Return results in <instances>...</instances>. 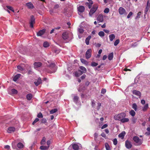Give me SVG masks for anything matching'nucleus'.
Masks as SVG:
<instances>
[{
    "mask_svg": "<svg viewBox=\"0 0 150 150\" xmlns=\"http://www.w3.org/2000/svg\"><path fill=\"white\" fill-rule=\"evenodd\" d=\"M126 113L125 112H121L115 115L114 117L115 120L120 121L122 123L128 122L129 121L128 118H125Z\"/></svg>",
    "mask_w": 150,
    "mask_h": 150,
    "instance_id": "1",
    "label": "nucleus"
},
{
    "mask_svg": "<svg viewBox=\"0 0 150 150\" xmlns=\"http://www.w3.org/2000/svg\"><path fill=\"white\" fill-rule=\"evenodd\" d=\"M62 37L64 40L68 42L73 38V35L71 33L66 31L63 33Z\"/></svg>",
    "mask_w": 150,
    "mask_h": 150,
    "instance_id": "2",
    "label": "nucleus"
},
{
    "mask_svg": "<svg viewBox=\"0 0 150 150\" xmlns=\"http://www.w3.org/2000/svg\"><path fill=\"white\" fill-rule=\"evenodd\" d=\"M133 140L134 142V144L135 146H139L142 144L143 142V139H140L137 136H134L133 138Z\"/></svg>",
    "mask_w": 150,
    "mask_h": 150,
    "instance_id": "3",
    "label": "nucleus"
},
{
    "mask_svg": "<svg viewBox=\"0 0 150 150\" xmlns=\"http://www.w3.org/2000/svg\"><path fill=\"white\" fill-rule=\"evenodd\" d=\"M98 6L97 5H94L93 8L91 9L89 13V15L91 16L96 11L98 8Z\"/></svg>",
    "mask_w": 150,
    "mask_h": 150,
    "instance_id": "4",
    "label": "nucleus"
},
{
    "mask_svg": "<svg viewBox=\"0 0 150 150\" xmlns=\"http://www.w3.org/2000/svg\"><path fill=\"white\" fill-rule=\"evenodd\" d=\"M118 11L119 14L121 15H126L127 14L125 9L122 7H120Z\"/></svg>",
    "mask_w": 150,
    "mask_h": 150,
    "instance_id": "5",
    "label": "nucleus"
},
{
    "mask_svg": "<svg viewBox=\"0 0 150 150\" xmlns=\"http://www.w3.org/2000/svg\"><path fill=\"white\" fill-rule=\"evenodd\" d=\"M103 15L102 14L99 15L97 18L98 23L102 22L103 21Z\"/></svg>",
    "mask_w": 150,
    "mask_h": 150,
    "instance_id": "6",
    "label": "nucleus"
},
{
    "mask_svg": "<svg viewBox=\"0 0 150 150\" xmlns=\"http://www.w3.org/2000/svg\"><path fill=\"white\" fill-rule=\"evenodd\" d=\"M125 146L127 148L130 149L132 147V145L130 141L127 140L125 142Z\"/></svg>",
    "mask_w": 150,
    "mask_h": 150,
    "instance_id": "7",
    "label": "nucleus"
},
{
    "mask_svg": "<svg viewBox=\"0 0 150 150\" xmlns=\"http://www.w3.org/2000/svg\"><path fill=\"white\" fill-rule=\"evenodd\" d=\"M91 49L87 50L86 53V57L87 59L90 58L91 55Z\"/></svg>",
    "mask_w": 150,
    "mask_h": 150,
    "instance_id": "8",
    "label": "nucleus"
},
{
    "mask_svg": "<svg viewBox=\"0 0 150 150\" xmlns=\"http://www.w3.org/2000/svg\"><path fill=\"white\" fill-rule=\"evenodd\" d=\"M79 68L81 70H79L78 72H80V74H82L83 73H85L86 72L87 70L85 67L83 66H80Z\"/></svg>",
    "mask_w": 150,
    "mask_h": 150,
    "instance_id": "9",
    "label": "nucleus"
},
{
    "mask_svg": "<svg viewBox=\"0 0 150 150\" xmlns=\"http://www.w3.org/2000/svg\"><path fill=\"white\" fill-rule=\"evenodd\" d=\"M35 23V18L33 16H31L30 22V26L31 28L33 27V24Z\"/></svg>",
    "mask_w": 150,
    "mask_h": 150,
    "instance_id": "10",
    "label": "nucleus"
},
{
    "mask_svg": "<svg viewBox=\"0 0 150 150\" xmlns=\"http://www.w3.org/2000/svg\"><path fill=\"white\" fill-rule=\"evenodd\" d=\"M42 83V80L40 78H39L37 79H35L34 82V83L36 86H38Z\"/></svg>",
    "mask_w": 150,
    "mask_h": 150,
    "instance_id": "11",
    "label": "nucleus"
},
{
    "mask_svg": "<svg viewBox=\"0 0 150 150\" xmlns=\"http://www.w3.org/2000/svg\"><path fill=\"white\" fill-rule=\"evenodd\" d=\"M77 9L79 12L82 13L84 11L85 8L84 6H80L78 7Z\"/></svg>",
    "mask_w": 150,
    "mask_h": 150,
    "instance_id": "12",
    "label": "nucleus"
},
{
    "mask_svg": "<svg viewBox=\"0 0 150 150\" xmlns=\"http://www.w3.org/2000/svg\"><path fill=\"white\" fill-rule=\"evenodd\" d=\"M45 31L46 30L45 29H44L42 30H40L37 33V35L38 36H41L45 33Z\"/></svg>",
    "mask_w": 150,
    "mask_h": 150,
    "instance_id": "13",
    "label": "nucleus"
},
{
    "mask_svg": "<svg viewBox=\"0 0 150 150\" xmlns=\"http://www.w3.org/2000/svg\"><path fill=\"white\" fill-rule=\"evenodd\" d=\"M15 130V128L13 127H11L8 128L7 132L8 133H12Z\"/></svg>",
    "mask_w": 150,
    "mask_h": 150,
    "instance_id": "14",
    "label": "nucleus"
},
{
    "mask_svg": "<svg viewBox=\"0 0 150 150\" xmlns=\"http://www.w3.org/2000/svg\"><path fill=\"white\" fill-rule=\"evenodd\" d=\"M78 35L79 38L80 39L81 38V36H80V34L83 33L84 32V30L82 28H78Z\"/></svg>",
    "mask_w": 150,
    "mask_h": 150,
    "instance_id": "15",
    "label": "nucleus"
},
{
    "mask_svg": "<svg viewBox=\"0 0 150 150\" xmlns=\"http://www.w3.org/2000/svg\"><path fill=\"white\" fill-rule=\"evenodd\" d=\"M88 2H86V5L88 6V8H90L91 7L92 5L93 4V1L91 0H88Z\"/></svg>",
    "mask_w": 150,
    "mask_h": 150,
    "instance_id": "16",
    "label": "nucleus"
},
{
    "mask_svg": "<svg viewBox=\"0 0 150 150\" xmlns=\"http://www.w3.org/2000/svg\"><path fill=\"white\" fill-rule=\"evenodd\" d=\"M26 6L29 8H34L33 4L30 2L26 3Z\"/></svg>",
    "mask_w": 150,
    "mask_h": 150,
    "instance_id": "17",
    "label": "nucleus"
},
{
    "mask_svg": "<svg viewBox=\"0 0 150 150\" xmlns=\"http://www.w3.org/2000/svg\"><path fill=\"white\" fill-rule=\"evenodd\" d=\"M149 1H148L147 3V4L146 6V8L145 9V11H144V13L145 14H146L147 13V12H148L149 7Z\"/></svg>",
    "mask_w": 150,
    "mask_h": 150,
    "instance_id": "18",
    "label": "nucleus"
},
{
    "mask_svg": "<svg viewBox=\"0 0 150 150\" xmlns=\"http://www.w3.org/2000/svg\"><path fill=\"white\" fill-rule=\"evenodd\" d=\"M132 93L133 94L140 97L141 95V93L138 91L135 90H133L132 91Z\"/></svg>",
    "mask_w": 150,
    "mask_h": 150,
    "instance_id": "19",
    "label": "nucleus"
},
{
    "mask_svg": "<svg viewBox=\"0 0 150 150\" xmlns=\"http://www.w3.org/2000/svg\"><path fill=\"white\" fill-rule=\"evenodd\" d=\"M34 67L35 68L40 67L42 65V63L40 62H35L34 64Z\"/></svg>",
    "mask_w": 150,
    "mask_h": 150,
    "instance_id": "20",
    "label": "nucleus"
},
{
    "mask_svg": "<svg viewBox=\"0 0 150 150\" xmlns=\"http://www.w3.org/2000/svg\"><path fill=\"white\" fill-rule=\"evenodd\" d=\"M79 147V144H72L73 148L74 150H78Z\"/></svg>",
    "mask_w": 150,
    "mask_h": 150,
    "instance_id": "21",
    "label": "nucleus"
},
{
    "mask_svg": "<svg viewBox=\"0 0 150 150\" xmlns=\"http://www.w3.org/2000/svg\"><path fill=\"white\" fill-rule=\"evenodd\" d=\"M149 108V105L148 103L145 104L142 107V110L143 111L145 112Z\"/></svg>",
    "mask_w": 150,
    "mask_h": 150,
    "instance_id": "22",
    "label": "nucleus"
},
{
    "mask_svg": "<svg viewBox=\"0 0 150 150\" xmlns=\"http://www.w3.org/2000/svg\"><path fill=\"white\" fill-rule=\"evenodd\" d=\"M109 38L110 41H112L115 38V35L113 34H110L109 36Z\"/></svg>",
    "mask_w": 150,
    "mask_h": 150,
    "instance_id": "23",
    "label": "nucleus"
},
{
    "mask_svg": "<svg viewBox=\"0 0 150 150\" xmlns=\"http://www.w3.org/2000/svg\"><path fill=\"white\" fill-rule=\"evenodd\" d=\"M79 97L76 96H74L73 98L74 102L77 105L79 104Z\"/></svg>",
    "mask_w": 150,
    "mask_h": 150,
    "instance_id": "24",
    "label": "nucleus"
},
{
    "mask_svg": "<svg viewBox=\"0 0 150 150\" xmlns=\"http://www.w3.org/2000/svg\"><path fill=\"white\" fill-rule=\"evenodd\" d=\"M21 74H18L16 75L13 77V80L14 81H16L20 77Z\"/></svg>",
    "mask_w": 150,
    "mask_h": 150,
    "instance_id": "25",
    "label": "nucleus"
},
{
    "mask_svg": "<svg viewBox=\"0 0 150 150\" xmlns=\"http://www.w3.org/2000/svg\"><path fill=\"white\" fill-rule=\"evenodd\" d=\"M91 38V36L89 35L86 38L85 40V42L87 45H88L89 44V41Z\"/></svg>",
    "mask_w": 150,
    "mask_h": 150,
    "instance_id": "26",
    "label": "nucleus"
},
{
    "mask_svg": "<svg viewBox=\"0 0 150 150\" xmlns=\"http://www.w3.org/2000/svg\"><path fill=\"white\" fill-rule=\"evenodd\" d=\"M125 134V131H123L119 134L118 137H119L121 138L122 139L124 137Z\"/></svg>",
    "mask_w": 150,
    "mask_h": 150,
    "instance_id": "27",
    "label": "nucleus"
},
{
    "mask_svg": "<svg viewBox=\"0 0 150 150\" xmlns=\"http://www.w3.org/2000/svg\"><path fill=\"white\" fill-rule=\"evenodd\" d=\"M132 107L135 111H137V106L136 103H133L132 105Z\"/></svg>",
    "mask_w": 150,
    "mask_h": 150,
    "instance_id": "28",
    "label": "nucleus"
},
{
    "mask_svg": "<svg viewBox=\"0 0 150 150\" xmlns=\"http://www.w3.org/2000/svg\"><path fill=\"white\" fill-rule=\"evenodd\" d=\"M11 93H10L9 91H8V93L9 94H16L17 93V91L15 89H13L11 90Z\"/></svg>",
    "mask_w": 150,
    "mask_h": 150,
    "instance_id": "29",
    "label": "nucleus"
},
{
    "mask_svg": "<svg viewBox=\"0 0 150 150\" xmlns=\"http://www.w3.org/2000/svg\"><path fill=\"white\" fill-rule=\"evenodd\" d=\"M113 56V52L109 54L108 56V58L110 60H111L112 59Z\"/></svg>",
    "mask_w": 150,
    "mask_h": 150,
    "instance_id": "30",
    "label": "nucleus"
},
{
    "mask_svg": "<svg viewBox=\"0 0 150 150\" xmlns=\"http://www.w3.org/2000/svg\"><path fill=\"white\" fill-rule=\"evenodd\" d=\"M80 60L81 62L83 64H85V65H88V62L84 59H83L82 58H81L80 59Z\"/></svg>",
    "mask_w": 150,
    "mask_h": 150,
    "instance_id": "31",
    "label": "nucleus"
},
{
    "mask_svg": "<svg viewBox=\"0 0 150 150\" xmlns=\"http://www.w3.org/2000/svg\"><path fill=\"white\" fill-rule=\"evenodd\" d=\"M48 148V146H41L40 147V149L42 150H47Z\"/></svg>",
    "mask_w": 150,
    "mask_h": 150,
    "instance_id": "32",
    "label": "nucleus"
},
{
    "mask_svg": "<svg viewBox=\"0 0 150 150\" xmlns=\"http://www.w3.org/2000/svg\"><path fill=\"white\" fill-rule=\"evenodd\" d=\"M129 113L132 117L134 116L136 114L134 111L133 110H132L129 111Z\"/></svg>",
    "mask_w": 150,
    "mask_h": 150,
    "instance_id": "33",
    "label": "nucleus"
},
{
    "mask_svg": "<svg viewBox=\"0 0 150 150\" xmlns=\"http://www.w3.org/2000/svg\"><path fill=\"white\" fill-rule=\"evenodd\" d=\"M17 147L19 149H21L23 147L24 145L21 142L18 143L17 145Z\"/></svg>",
    "mask_w": 150,
    "mask_h": 150,
    "instance_id": "34",
    "label": "nucleus"
},
{
    "mask_svg": "<svg viewBox=\"0 0 150 150\" xmlns=\"http://www.w3.org/2000/svg\"><path fill=\"white\" fill-rule=\"evenodd\" d=\"M105 147L106 149V150H111L110 147L108 144L107 143H106L105 144Z\"/></svg>",
    "mask_w": 150,
    "mask_h": 150,
    "instance_id": "35",
    "label": "nucleus"
},
{
    "mask_svg": "<svg viewBox=\"0 0 150 150\" xmlns=\"http://www.w3.org/2000/svg\"><path fill=\"white\" fill-rule=\"evenodd\" d=\"M45 140L46 138L45 137H44L42 139L40 142V144L41 145H44L46 143Z\"/></svg>",
    "mask_w": 150,
    "mask_h": 150,
    "instance_id": "36",
    "label": "nucleus"
},
{
    "mask_svg": "<svg viewBox=\"0 0 150 150\" xmlns=\"http://www.w3.org/2000/svg\"><path fill=\"white\" fill-rule=\"evenodd\" d=\"M98 35L101 37H104L105 35L104 32L103 31H100L98 33Z\"/></svg>",
    "mask_w": 150,
    "mask_h": 150,
    "instance_id": "37",
    "label": "nucleus"
},
{
    "mask_svg": "<svg viewBox=\"0 0 150 150\" xmlns=\"http://www.w3.org/2000/svg\"><path fill=\"white\" fill-rule=\"evenodd\" d=\"M57 111V108H54L52 110L50 111V114H52L56 112Z\"/></svg>",
    "mask_w": 150,
    "mask_h": 150,
    "instance_id": "38",
    "label": "nucleus"
},
{
    "mask_svg": "<svg viewBox=\"0 0 150 150\" xmlns=\"http://www.w3.org/2000/svg\"><path fill=\"white\" fill-rule=\"evenodd\" d=\"M26 97L28 100H30L32 97V95L31 94H29L27 95Z\"/></svg>",
    "mask_w": 150,
    "mask_h": 150,
    "instance_id": "39",
    "label": "nucleus"
},
{
    "mask_svg": "<svg viewBox=\"0 0 150 150\" xmlns=\"http://www.w3.org/2000/svg\"><path fill=\"white\" fill-rule=\"evenodd\" d=\"M43 46L45 47H47L49 46V44L47 42H44Z\"/></svg>",
    "mask_w": 150,
    "mask_h": 150,
    "instance_id": "40",
    "label": "nucleus"
},
{
    "mask_svg": "<svg viewBox=\"0 0 150 150\" xmlns=\"http://www.w3.org/2000/svg\"><path fill=\"white\" fill-rule=\"evenodd\" d=\"M17 68L20 72L24 70V69L20 65L18 66Z\"/></svg>",
    "mask_w": 150,
    "mask_h": 150,
    "instance_id": "41",
    "label": "nucleus"
},
{
    "mask_svg": "<svg viewBox=\"0 0 150 150\" xmlns=\"http://www.w3.org/2000/svg\"><path fill=\"white\" fill-rule=\"evenodd\" d=\"M141 15V12H138L137 14V15L136 17L135 18V19H137L138 18H140V16Z\"/></svg>",
    "mask_w": 150,
    "mask_h": 150,
    "instance_id": "42",
    "label": "nucleus"
},
{
    "mask_svg": "<svg viewBox=\"0 0 150 150\" xmlns=\"http://www.w3.org/2000/svg\"><path fill=\"white\" fill-rule=\"evenodd\" d=\"M120 40L119 39L116 40L114 42V45L115 46H117L119 43Z\"/></svg>",
    "mask_w": 150,
    "mask_h": 150,
    "instance_id": "43",
    "label": "nucleus"
},
{
    "mask_svg": "<svg viewBox=\"0 0 150 150\" xmlns=\"http://www.w3.org/2000/svg\"><path fill=\"white\" fill-rule=\"evenodd\" d=\"M81 75V74H80V72L79 73V72H76L74 73L75 76L76 77H78Z\"/></svg>",
    "mask_w": 150,
    "mask_h": 150,
    "instance_id": "44",
    "label": "nucleus"
},
{
    "mask_svg": "<svg viewBox=\"0 0 150 150\" xmlns=\"http://www.w3.org/2000/svg\"><path fill=\"white\" fill-rule=\"evenodd\" d=\"M6 7L8 9L11 11L13 12H14V11L13 9V8H12L11 6H7Z\"/></svg>",
    "mask_w": 150,
    "mask_h": 150,
    "instance_id": "45",
    "label": "nucleus"
},
{
    "mask_svg": "<svg viewBox=\"0 0 150 150\" xmlns=\"http://www.w3.org/2000/svg\"><path fill=\"white\" fill-rule=\"evenodd\" d=\"M113 144L115 145H116L117 143V140L116 138L113 139Z\"/></svg>",
    "mask_w": 150,
    "mask_h": 150,
    "instance_id": "46",
    "label": "nucleus"
},
{
    "mask_svg": "<svg viewBox=\"0 0 150 150\" xmlns=\"http://www.w3.org/2000/svg\"><path fill=\"white\" fill-rule=\"evenodd\" d=\"M101 106V104L100 103H97V108L98 110H99L100 108V107Z\"/></svg>",
    "mask_w": 150,
    "mask_h": 150,
    "instance_id": "47",
    "label": "nucleus"
},
{
    "mask_svg": "<svg viewBox=\"0 0 150 150\" xmlns=\"http://www.w3.org/2000/svg\"><path fill=\"white\" fill-rule=\"evenodd\" d=\"M109 11V9L108 8H105L104 10V12L106 13H108Z\"/></svg>",
    "mask_w": 150,
    "mask_h": 150,
    "instance_id": "48",
    "label": "nucleus"
},
{
    "mask_svg": "<svg viewBox=\"0 0 150 150\" xmlns=\"http://www.w3.org/2000/svg\"><path fill=\"white\" fill-rule=\"evenodd\" d=\"M132 11L130 12L127 16V18H130L131 16L132 15Z\"/></svg>",
    "mask_w": 150,
    "mask_h": 150,
    "instance_id": "49",
    "label": "nucleus"
},
{
    "mask_svg": "<svg viewBox=\"0 0 150 150\" xmlns=\"http://www.w3.org/2000/svg\"><path fill=\"white\" fill-rule=\"evenodd\" d=\"M98 65V63L95 62H92L91 63V66L92 67H96Z\"/></svg>",
    "mask_w": 150,
    "mask_h": 150,
    "instance_id": "50",
    "label": "nucleus"
},
{
    "mask_svg": "<svg viewBox=\"0 0 150 150\" xmlns=\"http://www.w3.org/2000/svg\"><path fill=\"white\" fill-rule=\"evenodd\" d=\"M37 117L39 118H41L43 117V115H42V114L40 112L39 113H38L37 115Z\"/></svg>",
    "mask_w": 150,
    "mask_h": 150,
    "instance_id": "51",
    "label": "nucleus"
},
{
    "mask_svg": "<svg viewBox=\"0 0 150 150\" xmlns=\"http://www.w3.org/2000/svg\"><path fill=\"white\" fill-rule=\"evenodd\" d=\"M91 103H92L91 105H92V107H94L95 106V103L94 100H91Z\"/></svg>",
    "mask_w": 150,
    "mask_h": 150,
    "instance_id": "52",
    "label": "nucleus"
},
{
    "mask_svg": "<svg viewBox=\"0 0 150 150\" xmlns=\"http://www.w3.org/2000/svg\"><path fill=\"white\" fill-rule=\"evenodd\" d=\"M39 120L38 118H36L34 121L33 122L32 124L34 125L35 123L39 121Z\"/></svg>",
    "mask_w": 150,
    "mask_h": 150,
    "instance_id": "53",
    "label": "nucleus"
},
{
    "mask_svg": "<svg viewBox=\"0 0 150 150\" xmlns=\"http://www.w3.org/2000/svg\"><path fill=\"white\" fill-rule=\"evenodd\" d=\"M106 92V90L104 88H102L101 91V93L103 94H105Z\"/></svg>",
    "mask_w": 150,
    "mask_h": 150,
    "instance_id": "54",
    "label": "nucleus"
},
{
    "mask_svg": "<svg viewBox=\"0 0 150 150\" xmlns=\"http://www.w3.org/2000/svg\"><path fill=\"white\" fill-rule=\"evenodd\" d=\"M137 45H138V44L137 42H136L134 43L133 44H132V45L131 46L132 47H136Z\"/></svg>",
    "mask_w": 150,
    "mask_h": 150,
    "instance_id": "55",
    "label": "nucleus"
},
{
    "mask_svg": "<svg viewBox=\"0 0 150 150\" xmlns=\"http://www.w3.org/2000/svg\"><path fill=\"white\" fill-rule=\"evenodd\" d=\"M94 139L95 140H96L98 137V134L96 133H95L94 134Z\"/></svg>",
    "mask_w": 150,
    "mask_h": 150,
    "instance_id": "56",
    "label": "nucleus"
},
{
    "mask_svg": "<svg viewBox=\"0 0 150 150\" xmlns=\"http://www.w3.org/2000/svg\"><path fill=\"white\" fill-rule=\"evenodd\" d=\"M108 127V125L107 124H104L102 127L101 128L102 129H104Z\"/></svg>",
    "mask_w": 150,
    "mask_h": 150,
    "instance_id": "57",
    "label": "nucleus"
},
{
    "mask_svg": "<svg viewBox=\"0 0 150 150\" xmlns=\"http://www.w3.org/2000/svg\"><path fill=\"white\" fill-rule=\"evenodd\" d=\"M141 103L142 105H144L145 103V101L144 100H141Z\"/></svg>",
    "mask_w": 150,
    "mask_h": 150,
    "instance_id": "58",
    "label": "nucleus"
},
{
    "mask_svg": "<svg viewBox=\"0 0 150 150\" xmlns=\"http://www.w3.org/2000/svg\"><path fill=\"white\" fill-rule=\"evenodd\" d=\"M50 144H51V142L50 140H48L47 142V144L48 146H48L49 147V146H50Z\"/></svg>",
    "mask_w": 150,
    "mask_h": 150,
    "instance_id": "59",
    "label": "nucleus"
},
{
    "mask_svg": "<svg viewBox=\"0 0 150 150\" xmlns=\"http://www.w3.org/2000/svg\"><path fill=\"white\" fill-rule=\"evenodd\" d=\"M47 120L43 118L42 119V122L44 123H45L46 122Z\"/></svg>",
    "mask_w": 150,
    "mask_h": 150,
    "instance_id": "60",
    "label": "nucleus"
},
{
    "mask_svg": "<svg viewBox=\"0 0 150 150\" xmlns=\"http://www.w3.org/2000/svg\"><path fill=\"white\" fill-rule=\"evenodd\" d=\"M103 31L106 33H109L110 31L109 30L106 29H104Z\"/></svg>",
    "mask_w": 150,
    "mask_h": 150,
    "instance_id": "61",
    "label": "nucleus"
},
{
    "mask_svg": "<svg viewBox=\"0 0 150 150\" xmlns=\"http://www.w3.org/2000/svg\"><path fill=\"white\" fill-rule=\"evenodd\" d=\"M136 119L134 118H133L132 119V122L133 123H135L136 122Z\"/></svg>",
    "mask_w": 150,
    "mask_h": 150,
    "instance_id": "62",
    "label": "nucleus"
},
{
    "mask_svg": "<svg viewBox=\"0 0 150 150\" xmlns=\"http://www.w3.org/2000/svg\"><path fill=\"white\" fill-rule=\"evenodd\" d=\"M59 6L58 4H56L55 5L54 7V9H57L59 8Z\"/></svg>",
    "mask_w": 150,
    "mask_h": 150,
    "instance_id": "63",
    "label": "nucleus"
},
{
    "mask_svg": "<svg viewBox=\"0 0 150 150\" xmlns=\"http://www.w3.org/2000/svg\"><path fill=\"white\" fill-rule=\"evenodd\" d=\"M107 57V55H104L103 57V60H105L106 59Z\"/></svg>",
    "mask_w": 150,
    "mask_h": 150,
    "instance_id": "64",
    "label": "nucleus"
}]
</instances>
